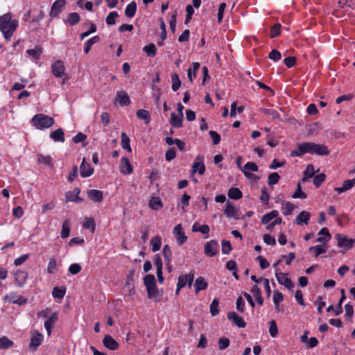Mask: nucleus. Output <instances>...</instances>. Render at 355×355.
<instances>
[{
    "mask_svg": "<svg viewBox=\"0 0 355 355\" xmlns=\"http://www.w3.org/2000/svg\"><path fill=\"white\" fill-rule=\"evenodd\" d=\"M305 153L316 154L318 155H328L329 151L324 144L312 142H304L299 144L296 150H292V157H300Z\"/></svg>",
    "mask_w": 355,
    "mask_h": 355,
    "instance_id": "1",
    "label": "nucleus"
},
{
    "mask_svg": "<svg viewBox=\"0 0 355 355\" xmlns=\"http://www.w3.org/2000/svg\"><path fill=\"white\" fill-rule=\"evenodd\" d=\"M17 26L18 20L12 19V13L7 12L0 16V31L7 41L10 40Z\"/></svg>",
    "mask_w": 355,
    "mask_h": 355,
    "instance_id": "2",
    "label": "nucleus"
},
{
    "mask_svg": "<svg viewBox=\"0 0 355 355\" xmlns=\"http://www.w3.org/2000/svg\"><path fill=\"white\" fill-rule=\"evenodd\" d=\"M144 284L146 287L148 297L158 301L161 297L156 286L155 277L153 275H147L144 279Z\"/></svg>",
    "mask_w": 355,
    "mask_h": 355,
    "instance_id": "3",
    "label": "nucleus"
},
{
    "mask_svg": "<svg viewBox=\"0 0 355 355\" xmlns=\"http://www.w3.org/2000/svg\"><path fill=\"white\" fill-rule=\"evenodd\" d=\"M53 122L54 120L52 117L42 114H36L32 119L33 125L40 130L51 127Z\"/></svg>",
    "mask_w": 355,
    "mask_h": 355,
    "instance_id": "4",
    "label": "nucleus"
},
{
    "mask_svg": "<svg viewBox=\"0 0 355 355\" xmlns=\"http://www.w3.org/2000/svg\"><path fill=\"white\" fill-rule=\"evenodd\" d=\"M275 277L279 284L284 285L286 288L292 291L295 286L294 283L288 277L287 273L281 272L279 268H277Z\"/></svg>",
    "mask_w": 355,
    "mask_h": 355,
    "instance_id": "5",
    "label": "nucleus"
},
{
    "mask_svg": "<svg viewBox=\"0 0 355 355\" xmlns=\"http://www.w3.org/2000/svg\"><path fill=\"white\" fill-rule=\"evenodd\" d=\"M204 157L202 155H198L193 163L191 173L195 174L198 173L200 175H203L205 172V166L204 164Z\"/></svg>",
    "mask_w": 355,
    "mask_h": 355,
    "instance_id": "6",
    "label": "nucleus"
},
{
    "mask_svg": "<svg viewBox=\"0 0 355 355\" xmlns=\"http://www.w3.org/2000/svg\"><path fill=\"white\" fill-rule=\"evenodd\" d=\"M335 237L338 241V246L340 248H345L349 249L352 248L355 243L354 239H349L347 236L340 234H337Z\"/></svg>",
    "mask_w": 355,
    "mask_h": 355,
    "instance_id": "7",
    "label": "nucleus"
},
{
    "mask_svg": "<svg viewBox=\"0 0 355 355\" xmlns=\"http://www.w3.org/2000/svg\"><path fill=\"white\" fill-rule=\"evenodd\" d=\"M51 71L56 78H62L66 76L63 62L60 60L55 61L51 66Z\"/></svg>",
    "mask_w": 355,
    "mask_h": 355,
    "instance_id": "8",
    "label": "nucleus"
},
{
    "mask_svg": "<svg viewBox=\"0 0 355 355\" xmlns=\"http://www.w3.org/2000/svg\"><path fill=\"white\" fill-rule=\"evenodd\" d=\"M218 252V244L216 241L211 240L205 245V254L209 257L215 256Z\"/></svg>",
    "mask_w": 355,
    "mask_h": 355,
    "instance_id": "9",
    "label": "nucleus"
},
{
    "mask_svg": "<svg viewBox=\"0 0 355 355\" xmlns=\"http://www.w3.org/2000/svg\"><path fill=\"white\" fill-rule=\"evenodd\" d=\"M173 233L178 245H182L187 241V236H185L181 225H177L174 227Z\"/></svg>",
    "mask_w": 355,
    "mask_h": 355,
    "instance_id": "10",
    "label": "nucleus"
},
{
    "mask_svg": "<svg viewBox=\"0 0 355 355\" xmlns=\"http://www.w3.org/2000/svg\"><path fill=\"white\" fill-rule=\"evenodd\" d=\"M193 277L194 276L193 274L180 275L178 278L177 286H178V288H182L187 284L189 288H191L193 284Z\"/></svg>",
    "mask_w": 355,
    "mask_h": 355,
    "instance_id": "11",
    "label": "nucleus"
},
{
    "mask_svg": "<svg viewBox=\"0 0 355 355\" xmlns=\"http://www.w3.org/2000/svg\"><path fill=\"white\" fill-rule=\"evenodd\" d=\"M66 4L65 0H56L52 5L50 15L52 17H56L61 12Z\"/></svg>",
    "mask_w": 355,
    "mask_h": 355,
    "instance_id": "12",
    "label": "nucleus"
},
{
    "mask_svg": "<svg viewBox=\"0 0 355 355\" xmlns=\"http://www.w3.org/2000/svg\"><path fill=\"white\" fill-rule=\"evenodd\" d=\"M80 175L83 178H87L91 176L94 173V168L91 166L89 163L85 162V158L83 159L80 166Z\"/></svg>",
    "mask_w": 355,
    "mask_h": 355,
    "instance_id": "13",
    "label": "nucleus"
},
{
    "mask_svg": "<svg viewBox=\"0 0 355 355\" xmlns=\"http://www.w3.org/2000/svg\"><path fill=\"white\" fill-rule=\"evenodd\" d=\"M58 320V315L57 313H52L50 317L44 322V327L47 331V334L49 336L51 335V330L55 324V323Z\"/></svg>",
    "mask_w": 355,
    "mask_h": 355,
    "instance_id": "14",
    "label": "nucleus"
},
{
    "mask_svg": "<svg viewBox=\"0 0 355 355\" xmlns=\"http://www.w3.org/2000/svg\"><path fill=\"white\" fill-rule=\"evenodd\" d=\"M115 101L122 106L128 105L130 104V97L128 94L124 91L116 92Z\"/></svg>",
    "mask_w": 355,
    "mask_h": 355,
    "instance_id": "15",
    "label": "nucleus"
},
{
    "mask_svg": "<svg viewBox=\"0 0 355 355\" xmlns=\"http://www.w3.org/2000/svg\"><path fill=\"white\" fill-rule=\"evenodd\" d=\"M227 318L232 321L239 328H244L246 325L243 318L239 316L235 312L232 311L228 313Z\"/></svg>",
    "mask_w": 355,
    "mask_h": 355,
    "instance_id": "16",
    "label": "nucleus"
},
{
    "mask_svg": "<svg viewBox=\"0 0 355 355\" xmlns=\"http://www.w3.org/2000/svg\"><path fill=\"white\" fill-rule=\"evenodd\" d=\"M103 343L105 347L110 350H116L119 347V343L110 335L105 336Z\"/></svg>",
    "mask_w": 355,
    "mask_h": 355,
    "instance_id": "17",
    "label": "nucleus"
},
{
    "mask_svg": "<svg viewBox=\"0 0 355 355\" xmlns=\"http://www.w3.org/2000/svg\"><path fill=\"white\" fill-rule=\"evenodd\" d=\"M27 277L28 274L24 270H17L15 274L16 284L20 287L23 286L26 284Z\"/></svg>",
    "mask_w": 355,
    "mask_h": 355,
    "instance_id": "18",
    "label": "nucleus"
},
{
    "mask_svg": "<svg viewBox=\"0 0 355 355\" xmlns=\"http://www.w3.org/2000/svg\"><path fill=\"white\" fill-rule=\"evenodd\" d=\"M310 217L311 215L308 211H302L295 218V223L300 225H306L310 220Z\"/></svg>",
    "mask_w": 355,
    "mask_h": 355,
    "instance_id": "19",
    "label": "nucleus"
},
{
    "mask_svg": "<svg viewBox=\"0 0 355 355\" xmlns=\"http://www.w3.org/2000/svg\"><path fill=\"white\" fill-rule=\"evenodd\" d=\"M120 170L124 175H129L132 172V168L127 158L123 157L121 159Z\"/></svg>",
    "mask_w": 355,
    "mask_h": 355,
    "instance_id": "20",
    "label": "nucleus"
},
{
    "mask_svg": "<svg viewBox=\"0 0 355 355\" xmlns=\"http://www.w3.org/2000/svg\"><path fill=\"white\" fill-rule=\"evenodd\" d=\"M207 287V283L205 278L202 277H198L194 283V288L196 293H198L199 291L205 290Z\"/></svg>",
    "mask_w": 355,
    "mask_h": 355,
    "instance_id": "21",
    "label": "nucleus"
},
{
    "mask_svg": "<svg viewBox=\"0 0 355 355\" xmlns=\"http://www.w3.org/2000/svg\"><path fill=\"white\" fill-rule=\"evenodd\" d=\"M183 117L177 116L174 112L171 114L170 124L174 128H180L182 126Z\"/></svg>",
    "mask_w": 355,
    "mask_h": 355,
    "instance_id": "22",
    "label": "nucleus"
},
{
    "mask_svg": "<svg viewBox=\"0 0 355 355\" xmlns=\"http://www.w3.org/2000/svg\"><path fill=\"white\" fill-rule=\"evenodd\" d=\"M51 138L53 139L54 141L64 142V132L62 129L58 128L56 130L52 132L50 135Z\"/></svg>",
    "mask_w": 355,
    "mask_h": 355,
    "instance_id": "23",
    "label": "nucleus"
},
{
    "mask_svg": "<svg viewBox=\"0 0 355 355\" xmlns=\"http://www.w3.org/2000/svg\"><path fill=\"white\" fill-rule=\"evenodd\" d=\"M137 11V3L135 1L130 3L125 8V15L128 18H132Z\"/></svg>",
    "mask_w": 355,
    "mask_h": 355,
    "instance_id": "24",
    "label": "nucleus"
},
{
    "mask_svg": "<svg viewBox=\"0 0 355 355\" xmlns=\"http://www.w3.org/2000/svg\"><path fill=\"white\" fill-rule=\"evenodd\" d=\"M259 168L257 165L254 162H247L243 167L241 168L242 172L244 175H247V173L252 172L258 171Z\"/></svg>",
    "mask_w": 355,
    "mask_h": 355,
    "instance_id": "25",
    "label": "nucleus"
},
{
    "mask_svg": "<svg viewBox=\"0 0 355 355\" xmlns=\"http://www.w3.org/2000/svg\"><path fill=\"white\" fill-rule=\"evenodd\" d=\"M80 193V190L78 189H74L73 191L71 192L69 191L66 193L65 197L67 199V201H71V202H77V201H82V200L78 197V194Z\"/></svg>",
    "mask_w": 355,
    "mask_h": 355,
    "instance_id": "26",
    "label": "nucleus"
},
{
    "mask_svg": "<svg viewBox=\"0 0 355 355\" xmlns=\"http://www.w3.org/2000/svg\"><path fill=\"white\" fill-rule=\"evenodd\" d=\"M294 210L293 205L290 202L282 203L281 211L284 216L291 215Z\"/></svg>",
    "mask_w": 355,
    "mask_h": 355,
    "instance_id": "27",
    "label": "nucleus"
},
{
    "mask_svg": "<svg viewBox=\"0 0 355 355\" xmlns=\"http://www.w3.org/2000/svg\"><path fill=\"white\" fill-rule=\"evenodd\" d=\"M193 67L187 70V76L190 82H193V78H196V71L200 69V64L199 62H195L192 63Z\"/></svg>",
    "mask_w": 355,
    "mask_h": 355,
    "instance_id": "28",
    "label": "nucleus"
},
{
    "mask_svg": "<svg viewBox=\"0 0 355 355\" xmlns=\"http://www.w3.org/2000/svg\"><path fill=\"white\" fill-rule=\"evenodd\" d=\"M193 232H200L203 234H207L206 238L208 237V233L209 232V227L207 225H200L198 223H195L192 226Z\"/></svg>",
    "mask_w": 355,
    "mask_h": 355,
    "instance_id": "29",
    "label": "nucleus"
},
{
    "mask_svg": "<svg viewBox=\"0 0 355 355\" xmlns=\"http://www.w3.org/2000/svg\"><path fill=\"white\" fill-rule=\"evenodd\" d=\"M279 212L277 210H272L270 213H268L262 216L261 222L263 224H268L273 218L278 216Z\"/></svg>",
    "mask_w": 355,
    "mask_h": 355,
    "instance_id": "30",
    "label": "nucleus"
},
{
    "mask_svg": "<svg viewBox=\"0 0 355 355\" xmlns=\"http://www.w3.org/2000/svg\"><path fill=\"white\" fill-rule=\"evenodd\" d=\"M227 196L231 199L239 200L242 198V193L238 188L232 187L229 189Z\"/></svg>",
    "mask_w": 355,
    "mask_h": 355,
    "instance_id": "31",
    "label": "nucleus"
},
{
    "mask_svg": "<svg viewBox=\"0 0 355 355\" xmlns=\"http://www.w3.org/2000/svg\"><path fill=\"white\" fill-rule=\"evenodd\" d=\"M89 196L96 202H101L103 200V193L99 190L91 189L89 191Z\"/></svg>",
    "mask_w": 355,
    "mask_h": 355,
    "instance_id": "32",
    "label": "nucleus"
},
{
    "mask_svg": "<svg viewBox=\"0 0 355 355\" xmlns=\"http://www.w3.org/2000/svg\"><path fill=\"white\" fill-rule=\"evenodd\" d=\"M83 226L84 228L90 230L92 232H94L96 228L94 219L92 218H85Z\"/></svg>",
    "mask_w": 355,
    "mask_h": 355,
    "instance_id": "33",
    "label": "nucleus"
},
{
    "mask_svg": "<svg viewBox=\"0 0 355 355\" xmlns=\"http://www.w3.org/2000/svg\"><path fill=\"white\" fill-rule=\"evenodd\" d=\"M100 41L99 36H94L87 41L84 46V51L85 53H88L93 44Z\"/></svg>",
    "mask_w": 355,
    "mask_h": 355,
    "instance_id": "34",
    "label": "nucleus"
},
{
    "mask_svg": "<svg viewBox=\"0 0 355 355\" xmlns=\"http://www.w3.org/2000/svg\"><path fill=\"white\" fill-rule=\"evenodd\" d=\"M143 51L147 54L148 57H154L157 53V48L154 44L146 45L143 48Z\"/></svg>",
    "mask_w": 355,
    "mask_h": 355,
    "instance_id": "35",
    "label": "nucleus"
},
{
    "mask_svg": "<svg viewBox=\"0 0 355 355\" xmlns=\"http://www.w3.org/2000/svg\"><path fill=\"white\" fill-rule=\"evenodd\" d=\"M163 255L166 265H168L172 259V252L168 245L164 246L162 249Z\"/></svg>",
    "mask_w": 355,
    "mask_h": 355,
    "instance_id": "36",
    "label": "nucleus"
},
{
    "mask_svg": "<svg viewBox=\"0 0 355 355\" xmlns=\"http://www.w3.org/2000/svg\"><path fill=\"white\" fill-rule=\"evenodd\" d=\"M315 173L314 167L312 164H308L306 166V170L304 172V177L302 179V182H306L308 180V178L313 176Z\"/></svg>",
    "mask_w": 355,
    "mask_h": 355,
    "instance_id": "37",
    "label": "nucleus"
},
{
    "mask_svg": "<svg viewBox=\"0 0 355 355\" xmlns=\"http://www.w3.org/2000/svg\"><path fill=\"white\" fill-rule=\"evenodd\" d=\"M70 234V225L68 220L64 221L60 232V236L63 239L67 238Z\"/></svg>",
    "mask_w": 355,
    "mask_h": 355,
    "instance_id": "38",
    "label": "nucleus"
},
{
    "mask_svg": "<svg viewBox=\"0 0 355 355\" xmlns=\"http://www.w3.org/2000/svg\"><path fill=\"white\" fill-rule=\"evenodd\" d=\"M13 345V342L6 336L0 338V349H7Z\"/></svg>",
    "mask_w": 355,
    "mask_h": 355,
    "instance_id": "39",
    "label": "nucleus"
},
{
    "mask_svg": "<svg viewBox=\"0 0 355 355\" xmlns=\"http://www.w3.org/2000/svg\"><path fill=\"white\" fill-rule=\"evenodd\" d=\"M137 116L139 119H144L146 124L149 123V122H150V116L149 112L146 110H142V109L139 110L137 112Z\"/></svg>",
    "mask_w": 355,
    "mask_h": 355,
    "instance_id": "40",
    "label": "nucleus"
},
{
    "mask_svg": "<svg viewBox=\"0 0 355 355\" xmlns=\"http://www.w3.org/2000/svg\"><path fill=\"white\" fill-rule=\"evenodd\" d=\"M57 269V260L55 258L52 257L49 259L46 272L49 274H53Z\"/></svg>",
    "mask_w": 355,
    "mask_h": 355,
    "instance_id": "41",
    "label": "nucleus"
},
{
    "mask_svg": "<svg viewBox=\"0 0 355 355\" xmlns=\"http://www.w3.org/2000/svg\"><path fill=\"white\" fill-rule=\"evenodd\" d=\"M224 213L227 217L232 218L235 217L236 210L234 207L230 202H228L226 205Z\"/></svg>",
    "mask_w": 355,
    "mask_h": 355,
    "instance_id": "42",
    "label": "nucleus"
},
{
    "mask_svg": "<svg viewBox=\"0 0 355 355\" xmlns=\"http://www.w3.org/2000/svg\"><path fill=\"white\" fill-rule=\"evenodd\" d=\"M150 244L152 245L153 252L158 251L161 248V237L159 236L153 237L150 241Z\"/></svg>",
    "mask_w": 355,
    "mask_h": 355,
    "instance_id": "43",
    "label": "nucleus"
},
{
    "mask_svg": "<svg viewBox=\"0 0 355 355\" xmlns=\"http://www.w3.org/2000/svg\"><path fill=\"white\" fill-rule=\"evenodd\" d=\"M121 146L128 152H131L132 150L130 146V139L125 132L121 133Z\"/></svg>",
    "mask_w": 355,
    "mask_h": 355,
    "instance_id": "44",
    "label": "nucleus"
},
{
    "mask_svg": "<svg viewBox=\"0 0 355 355\" xmlns=\"http://www.w3.org/2000/svg\"><path fill=\"white\" fill-rule=\"evenodd\" d=\"M172 86L171 89L173 91L176 92L181 85V81L177 73H173L171 76Z\"/></svg>",
    "mask_w": 355,
    "mask_h": 355,
    "instance_id": "45",
    "label": "nucleus"
},
{
    "mask_svg": "<svg viewBox=\"0 0 355 355\" xmlns=\"http://www.w3.org/2000/svg\"><path fill=\"white\" fill-rule=\"evenodd\" d=\"M269 334L271 337L275 338L278 334V327L275 320H270L269 322Z\"/></svg>",
    "mask_w": 355,
    "mask_h": 355,
    "instance_id": "46",
    "label": "nucleus"
},
{
    "mask_svg": "<svg viewBox=\"0 0 355 355\" xmlns=\"http://www.w3.org/2000/svg\"><path fill=\"white\" fill-rule=\"evenodd\" d=\"M37 160L38 163L45 164L47 166H51L52 158L49 155H37Z\"/></svg>",
    "mask_w": 355,
    "mask_h": 355,
    "instance_id": "47",
    "label": "nucleus"
},
{
    "mask_svg": "<svg viewBox=\"0 0 355 355\" xmlns=\"http://www.w3.org/2000/svg\"><path fill=\"white\" fill-rule=\"evenodd\" d=\"M67 21L73 26L80 21V16L77 12H71L68 15Z\"/></svg>",
    "mask_w": 355,
    "mask_h": 355,
    "instance_id": "48",
    "label": "nucleus"
},
{
    "mask_svg": "<svg viewBox=\"0 0 355 355\" xmlns=\"http://www.w3.org/2000/svg\"><path fill=\"white\" fill-rule=\"evenodd\" d=\"M42 340L43 336L41 334L37 333L31 338V347H38L41 345Z\"/></svg>",
    "mask_w": 355,
    "mask_h": 355,
    "instance_id": "49",
    "label": "nucleus"
},
{
    "mask_svg": "<svg viewBox=\"0 0 355 355\" xmlns=\"http://www.w3.org/2000/svg\"><path fill=\"white\" fill-rule=\"evenodd\" d=\"M66 293L65 288H61L55 286L53 289L52 295L55 298L62 299L64 297Z\"/></svg>",
    "mask_w": 355,
    "mask_h": 355,
    "instance_id": "50",
    "label": "nucleus"
},
{
    "mask_svg": "<svg viewBox=\"0 0 355 355\" xmlns=\"http://www.w3.org/2000/svg\"><path fill=\"white\" fill-rule=\"evenodd\" d=\"M149 206L152 209L157 210L162 207V203L159 198H153L149 202Z\"/></svg>",
    "mask_w": 355,
    "mask_h": 355,
    "instance_id": "51",
    "label": "nucleus"
},
{
    "mask_svg": "<svg viewBox=\"0 0 355 355\" xmlns=\"http://www.w3.org/2000/svg\"><path fill=\"white\" fill-rule=\"evenodd\" d=\"M293 198H302L305 199L306 198V195L304 192L302 191V187L300 183L297 185V190L292 195Z\"/></svg>",
    "mask_w": 355,
    "mask_h": 355,
    "instance_id": "52",
    "label": "nucleus"
},
{
    "mask_svg": "<svg viewBox=\"0 0 355 355\" xmlns=\"http://www.w3.org/2000/svg\"><path fill=\"white\" fill-rule=\"evenodd\" d=\"M260 111L272 119H277L279 116L278 112L272 109L261 108Z\"/></svg>",
    "mask_w": 355,
    "mask_h": 355,
    "instance_id": "53",
    "label": "nucleus"
},
{
    "mask_svg": "<svg viewBox=\"0 0 355 355\" xmlns=\"http://www.w3.org/2000/svg\"><path fill=\"white\" fill-rule=\"evenodd\" d=\"M218 301L214 299L210 304V313L213 316L216 315L219 313Z\"/></svg>",
    "mask_w": 355,
    "mask_h": 355,
    "instance_id": "54",
    "label": "nucleus"
},
{
    "mask_svg": "<svg viewBox=\"0 0 355 355\" xmlns=\"http://www.w3.org/2000/svg\"><path fill=\"white\" fill-rule=\"evenodd\" d=\"M340 293H341V297L338 303V309H336V311H335V314L336 315H338L342 313V304H343V301L346 299L345 290L341 289Z\"/></svg>",
    "mask_w": 355,
    "mask_h": 355,
    "instance_id": "55",
    "label": "nucleus"
},
{
    "mask_svg": "<svg viewBox=\"0 0 355 355\" xmlns=\"http://www.w3.org/2000/svg\"><path fill=\"white\" fill-rule=\"evenodd\" d=\"M280 179V176L277 173H272L268 175V183L269 185L277 184Z\"/></svg>",
    "mask_w": 355,
    "mask_h": 355,
    "instance_id": "56",
    "label": "nucleus"
},
{
    "mask_svg": "<svg viewBox=\"0 0 355 355\" xmlns=\"http://www.w3.org/2000/svg\"><path fill=\"white\" fill-rule=\"evenodd\" d=\"M119 17L118 13L116 11L111 12L106 17L105 21L108 25H114L115 19Z\"/></svg>",
    "mask_w": 355,
    "mask_h": 355,
    "instance_id": "57",
    "label": "nucleus"
},
{
    "mask_svg": "<svg viewBox=\"0 0 355 355\" xmlns=\"http://www.w3.org/2000/svg\"><path fill=\"white\" fill-rule=\"evenodd\" d=\"M283 300H284L283 294L277 290L274 291L273 302L275 304L276 307L278 306V304H279V302H282Z\"/></svg>",
    "mask_w": 355,
    "mask_h": 355,
    "instance_id": "58",
    "label": "nucleus"
},
{
    "mask_svg": "<svg viewBox=\"0 0 355 355\" xmlns=\"http://www.w3.org/2000/svg\"><path fill=\"white\" fill-rule=\"evenodd\" d=\"M309 251L311 252L314 253V256L315 257H318L320 254L324 253L326 250L321 245H315L309 248Z\"/></svg>",
    "mask_w": 355,
    "mask_h": 355,
    "instance_id": "59",
    "label": "nucleus"
},
{
    "mask_svg": "<svg viewBox=\"0 0 355 355\" xmlns=\"http://www.w3.org/2000/svg\"><path fill=\"white\" fill-rule=\"evenodd\" d=\"M26 53L34 59H38L42 53V50L39 48L28 49Z\"/></svg>",
    "mask_w": 355,
    "mask_h": 355,
    "instance_id": "60",
    "label": "nucleus"
},
{
    "mask_svg": "<svg viewBox=\"0 0 355 355\" xmlns=\"http://www.w3.org/2000/svg\"><path fill=\"white\" fill-rule=\"evenodd\" d=\"M230 340L227 338H220L218 339V345L220 350H224L230 345Z\"/></svg>",
    "mask_w": 355,
    "mask_h": 355,
    "instance_id": "61",
    "label": "nucleus"
},
{
    "mask_svg": "<svg viewBox=\"0 0 355 355\" xmlns=\"http://www.w3.org/2000/svg\"><path fill=\"white\" fill-rule=\"evenodd\" d=\"M268 58L275 61V62H277L278 60H279L282 58V55H281V53L276 50V49H273L271 51V52L269 53L268 55Z\"/></svg>",
    "mask_w": 355,
    "mask_h": 355,
    "instance_id": "62",
    "label": "nucleus"
},
{
    "mask_svg": "<svg viewBox=\"0 0 355 355\" xmlns=\"http://www.w3.org/2000/svg\"><path fill=\"white\" fill-rule=\"evenodd\" d=\"M209 135L212 139L214 145H217L219 144L220 141V136L219 134H218L216 131L211 130L209 132Z\"/></svg>",
    "mask_w": 355,
    "mask_h": 355,
    "instance_id": "63",
    "label": "nucleus"
},
{
    "mask_svg": "<svg viewBox=\"0 0 355 355\" xmlns=\"http://www.w3.org/2000/svg\"><path fill=\"white\" fill-rule=\"evenodd\" d=\"M81 269H82V268H81L80 264H78V263H72V264L70 265V266L69 268V272L71 275H76L79 272H80Z\"/></svg>",
    "mask_w": 355,
    "mask_h": 355,
    "instance_id": "64",
    "label": "nucleus"
}]
</instances>
